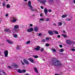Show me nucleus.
I'll return each instance as SVG.
<instances>
[{
  "label": "nucleus",
  "mask_w": 75,
  "mask_h": 75,
  "mask_svg": "<svg viewBox=\"0 0 75 75\" xmlns=\"http://www.w3.org/2000/svg\"><path fill=\"white\" fill-rule=\"evenodd\" d=\"M8 52L7 50H5L4 52V54L5 57H7L8 56Z\"/></svg>",
  "instance_id": "obj_3"
},
{
  "label": "nucleus",
  "mask_w": 75,
  "mask_h": 75,
  "mask_svg": "<svg viewBox=\"0 0 75 75\" xmlns=\"http://www.w3.org/2000/svg\"><path fill=\"white\" fill-rule=\"evenodd\" d=\"M17 50H20V48L18 46H17L16 47Z\"/></svg>",
  "instance_id": "obj_26"
},
{
  "label": "nucleus",
  "mask_w": 75,
  "mask_h": 75,
  "mask_svg": "<svg viewBox=\"0 0 75 75\" xmlns=\"http://www.w3.org/2000/svg\"><path fill=\"white\" fill-rule=\"evenodd\" d=\"M49 2H51V3L53 2V0H49Z\"/></svg>",
  "instance_id": "obj_37"
},
{
  "label": "nucleus",
  "mask_w": 75,
  "mask_h": 75,
  "mask_svg": "<svg viewBox=\"0 0 75 75\" xmlns=\"http://www.w3.org/2000/svg\"><path fill=\"white\" fill-rule=\"evenodd\" d=\"M40 47L38 46H37V47L36 48H35V50H36V51H39L40 50Z\"/></svg>",
  "instance_id": "obj_8"
},
{
  "label": "nucleus",
  "mask_w": 75,
  "mask_h": 75,
  "mask_svg": "<svg viewBox=\"0 0 75 75\" xmlns=\"http://www.w3.org/2000/svg\"><path fill=\"white\" fill-rule=\"evenodd\" d=\"M8 68L9 69H10V68H12V67H11L9 66H8Z\"/></svg>",
  "instance_id": "obj_44"
},
{
  "label": "nucleus",
  "mask_w": 75,
  "mask_h": 75,
  "mask_svg": "<svg viewBox=\"0 0 75 75\" xmlns=\"http://www.w3.org/2000/svg\"><path fill=\"white\" fill-rule=\"evenodd\" d=\"M33 30H34V29H33V28H30L29 29H28L27 30V31H28V32H29V33H30V32H31L32 31H33Z\"/></svg>",
  "instance_id": "obj_4"
},
{
  "label": "nucleus",
  "mask_w": 75,
  "mask_h": 75,
  "mask_svg": "<svg viewBox=\"0 0 75 75\" xmlns=\"http://www.w3.org/2000/svg\"><path fill=\"white\" fill-rule=\"evenodd\" d=\"M41 8H42V9H43L44 8V7L42 6H41Z\"/></svg>",
  "instance_id": "obj_49"
},
{
  "label": "nucleus",
  "mask_w": 75,
  "mask_h": 75,
  "mask_svg": "<svg viewBox=\"0 0 75 75\" xmlns=\"http://www.w3.org/2000/svg\"><path fill=\"white\" fill-rule=\"evenodd\" d=\"M14 28H16L18 29L19 28V25H15L14 26Z\"/></svg>",
  "instance_id": "obj_16"
},
{
  "label": "nucleus",
  "mask_w": 75,
  "mask_h": 75,
  "mask_svg": "<svg viewBox=\"0 0 75 75\" xmlns=\"http://www.w3.org/2000/svg\"><path fill=\"white\" fill-rule=\"evenodd\" d=\"M33 57H34L35 58H38V55H33Z\"/></svg>",
  "instance_id": "obj_24"
},
{
  "label": "nucleus",
  "mask_w": 75,
  "mask_h": 75,
  "mask_svg": "<svg viewBox=\"0 0 75 75\" xmlns=\"http://www.w3.org/2000/svg\"><path fill=\"white\" fill-rule=\"evenodd\" d=\"M44 51V48H42L41 49V52H43Z\"/></svg>",
  "instance_id": "obj_38"
},
{
  "label": "nucleus",
  "mask_w": 75,
  "mask_h": 75,
  "mask_svg": "<svg viewBox=\"0 0 75 75\" xmlns=\"http://www.w3.org/2000/svg\"><path fill=\"white\" fill-rule=\"evenodd\" d=\"M52 65H55L57 67H61L62 65V63L57 59H54L52 63Z\"/></svg>",
  "instance_id": "obj_1"
},
{
  "label": "nucleus",
  "mask_w": 75,
  "mask_h": 75,
  "mask_svg": "<svg viewBox=\"0 0 75 75\" xmlns=\"http://www.w3.org/2000/svg\"><path fill=\"white\" fill-rule=\"evenodd\" d=\"M71 40H68L66 41V42L67 44H69V45H71Z\"/></svg>",
  "instance_id": "obj_12"
},
{
  "label": "nucleus",
  "mask_w": 75,
  "mask_h": 75,
  "mask_svg": "<svg viewBox=\"0 0 75 75\" xmlns=\"http://www.w3.org/2000/svg\"><path fill=\"white\" fill-rule=\"evenodd\" d=\"M22 65H24V63L23 62H22Z\"/></svg>",
  "instance_id": "obj_57"
},
{
  "label": "nucleus",
  "mask_w": 75,
  "mask_h": 75,
  "mask_svg": "<svg viewBox=\"0 0 75 75\" xmlns=\"http://www.w3.org/2000/svg\"><path fill=\"white\" fill-rule=\"evenodd\" d=\"M52 51L53 52H56V50L54 49H52Z\"/></svg>",
  "instance_id": "obj_30"
},
{
  "label": "nucleus",
  "mask_w": 75,
  "mask_h": 75,
  "mask_svg": "<svg viewBox=\"0 0 75 75\" xmlns=\"http://www.w3.org/2000/svg\"><path fill=\"white\" fill-rule=\"evenodd\" d=\"M30 41H28L26 42V44H30Z\"/></svg>",
  "instance_id": "obj_35"
},
{
  "label": "nucleus",
  "mask_w": 75,
  "mask_h": 75,
  "mask_svg": "<svg viewBox=\"0 0 75 75\" xmlns=\"http://www.w3.org/2000/svg\"><path fill=\"white\" fill-rule=\"evenodd\" d=\"M41 3L43 4H45V3H47V0H42Z\"/></svg>",
  "instance_id": "obj_7"
},
{
  "label": "nucleus",
  "mask_w": 75,
  "mask_h": 75,
  "mask_svg": "<svg viewBox=\"0 0 75 75\" xmlns=\"http://www.w3.org/2000/svg\"><path fill=\"white\" fill-rule=\"evenodd\" d=\"M13 67L15 68H18V66L17 64H14L13 65Z\"/></svg>",
  "instance_id": "obj_14"
},
{
  "label": "nucleus",
  "mask_w": 75,
  "mask_h": 75,
  "mask_svg": "<svg viewBox=\"0 0 75 75\" xmlns=\"http://www.w3.org/2000/svg\"><path fill=\"white\" fill-rule=\"evenodd\" d=\"M46 40H47V41H49L50 40V39L48 38H46Z\"/></svg>",
  "instance_id": "obj_40"
},
{
  "label": "nucleus",
  "mask_w": 75,
  "mask_h": 75,
  "mask_svg": "<svg viewBox=\"0 0 75 75\" xmlns=\"http://www.w3.org/2000/svg\"><path fill=\"white\" fill-rule=\"evenodd\" d=\"M45 39H43L42 40V41L43 42H45Z\"/></svg>",
  "instance_id": "obj_52"
},
{
  "label": "nucleus",
  "mask_w": 75,
  "mask_h": 75,
  "mask_svg": "<svg viewBox=\"0 0 75 75\" xmlns=\"http://www.w3.org/2000/svg\"><path fill=\"white\" fill-rule=\"evenodd\" d=\"M62 35L63 36L64 38H67V35H65L64 34H62Z\"/></svg>",
  "instance_id": "obj_20"
},
{
  "label": "nucleus",
  "mask_w": 75,
  "mask_h": 75,
  "mask_svg": "<svg viewBox=\"0 0 75 75\" xmlns=\"http://www.w3.org/2000/svg\"><path fill=\"white\" fill-rule=\"evenodd\" d=\"M13 37H14L15 38H17V35H15L13 36Z\"/></svg>",
  "instance_id": "obj_33"
},
{
  "label": "nucleus",
  "mask_w": 75,
  "mask_h": 75,
  "mask_svg": "<svg viewBox=\"0 0 75 75\" xmlns=\"http://www.w3.org/2000/svg\"><path fill=\"white\" fill-rule=\"evenodd\" d=\"M46 46H47V47H48L49 46V45L48 44H46Z\"/></svg>",
  "instance_id": "obj_46"
},
{
  "label": "nucleus",
  "mask_w": 75,
  "mask_h": 75,
  "mask_svg": "<svg viewBox=\"0 0 75 75\" xmlns=\"http://www.w3.org/2000/svg\"><path fill=\"white\" fill-rule=\"evenodd\" d=\"M41 0H38V1H40Z\"/></svg>",
  "instance_id": "obj_59"
},
{
  "label": "nucleus",
  "mask_w": 75,
  "mask_h": 75,
  "mask_svg": "<svg viewBox=\"0 0 75 75\" xmlns=\"http://www.w3.org/2000/svg\"><path fill=\"white\" fill-rule=\"evenodd\" d=\"M50 21V19H49V18H46V21Z\"/></svg>",
  "instance_id": "obj_36"
},
{
  "label": "nucleus",
  "mask_w": 75,
  "mask_h": 75,
  "mask_svg": "<svg viewBox=\"0 0 75 75\" xmlns=\"http://www.w3.org/2000/svg\"><path fill=\"white\" fill-rule=\"evenodd\" d=\"M75 44V42H74L71 41V43H70V45H71V44Z\"/></svg>",
  "instance_id": "obj_28"
},
{
  "label": "nucleus",
  "mask_w": 75,
  "mask_h": 75,
  "mask_svg": "<svg viewBox=\"0 0 75 75\" xmlns=\"http://www.w3.org/2000/svg\"><path fill=\"white\" fill-rule=\"evenodd\" d=\"M8 16V14H6L5 15L6 17H7V16Z\"/></svg>",
  "instance_id": "obj_48"
},
{
  "label": "nucleus",
  "mask_w": 75,
  "mask_h": 75,
  "mask_svg": "<svg viewBox=\"0 0 75 75\" xmlns=\"http://www.w3.org/2000/svg\"><path fill=\"white\" fill-rule=\"evenodd\" d=\"M53 25H55V26H56V24H55V23L53 24Z\"/></svg>",
  "instance_id": "obj_54"
},
{
  "label": "nucleus",
  "mask_w": 75,
  "mask_h": 75,
  "mask_svg": "<svg viewBox=\"0 0 75 75\" xmlns=\"http://www.w3.org/2000/svg\"><path fill=\"white\" fill-rule=\"evenodd\" d=\"M23 62L26 65H29L30 64V63L28 62V61L25 59H23Z\"/></svg>",
  "instance_id": "obj_5"
},
{
  "label": "nucleus",
  "mask_w": 75,
  "mask_h": 75,
  "mask_svg": "<svg viewBox=\"0 0 75 75\" xmlns=\"http://www.w3.org/2000/svg\"><path fill=\"white\" fill-rule=\"evenodd\" d=\"M55 75H58V74H55Z\"/></svg>",
  "instance_id": "obj_63"
},
{
  "label": "nucleus",
  "mask_w": 75,
  "mask_h": 75,
  "mask_svg": "<svg viewBox=\"0 0 75 75\" xmlns=\"http://www.w3.org/2000/svg\"><path fill=\"white\" fill-rule=\"evenodd\" d=\"M73 3L75 4V0L73 1Z\"/></svg>",
  "instance_id": "obj_55"
},
{
  "label": "nucleus",
  "mask_w": 75,
  "mask_h": 75,
  "mask_svg": "<svg viewBox=\"0 0 75 75\" xmlns=\"http://www.w3.org/2000/svg\"><path fill=\"white\" fill-rule=\"evenodd\" d=\"M48 11H49V12H51V10L48 9Z\"/></svg>",
  "instance_id": "obj_45"
},
{
  "label": "nucleus",
  "mask_w": 75,
  "mask_h": 75,
  "mask_svg": "<svg viewBox=\"0 0 75 75\" xmlns=\"http://www.w3.org/2000/svg\"><path fill=\"white\" fill-rule=\"evenodd\" d=\"M54 32L55 34H58V32L56 30L54 31Z\"/></svg>",
  "instance_id": "obj_21"
},
{
  "label": "nucleus",
  "mask_w": 75,
  "mask_h": 75,
  "mask_svg": "<svg viewBox=\"0 0 75 75\" xmlns=\"http://www.w3.org/2000/svg\"><path fill=\"white\" fill-rule=\"evenodd\" d=\"M13 30H14V31H15L16 32H17L18 31V30H17V29L16 28H14Z\"/></svg>",
  "instance_id": "obj_27"
},
{
  "label": "nucleus",
  "mask_w": 75,
  "mask_h": 75,
  "mask_svg": "<svg viewBox=\"0 0 75 75\" xmlns=\"http://www.w3.org/2000/svg\"><path fill=\"white\" fill-rule=\"evenodd\" d=\"M31 1H29L28 2V4L27 5V6L30 8V10H31V11H35V9L33 8V6H32L31 5Z\"/></svg>",
  "instance_id": "obj_2"
},
{
  "label": "nucleus",
  "mask_w": 75,
  "mask_h": 75,
  "mask_svg": "<svg viewBox=\"0 0 75 75\" xmlns=\"http://www.w3.org/2000/svg\"><path fill=\"white\" fill-rule=\"evenodd\" d=\"M63 33H66V32H65V31L63 30Z\"/></svg>",
  "instance_id": "obj_56"
},
{
  "label": "nucleus",
  "mask_w": 75,
  "mask_h": 75,
  "mask_svg": "<svg viewBox=\"0 0 75 75\" xmlns=\"http://www.w3.org/2000/svg\"><path fill=\"white\" fill-rule=\"evenodd\" d=\"M64 50L63 49H60V52H64Z\"/></svg>",
  "instance_id": "obj_32"
},
{
  "label": "nucleus",
  "mask_w": 75,
  "mask_h": 75,
  "mask_svg": "<svg viewBox=\"0 0 75 75\" xmlns=\"http://www.w3.org/2000/svg\"><path fill=\"white\" fill-rule=\"evenodd\" d=\"M6 1H8V0H6Z\"/></svg>",
  "instance_id": "obj_64"
},
{
  "label": "nucleus",
  "mask_w": 75,
  "mask_h": 75,
  "mask_svg": "<svg viewBox=\"0 0 75 75\" xmlns=\"http://www.w3.org/2000/svg\"><path fill=\"white\" fill-rule=\"evenodd\" d=\"M16 18H13V22H16V21H17V20H16Z\"/></svg>",
  "instance_id": "obj_19"
},
{
  "label": "nucleus",
  "mask_w": 75,
  "mask_h": 75,
  "mask_svg": "<svg viewBox=\"0 0 75 75\" xmlns=\"http://www.w3.org/2000/svg\"><path fill=\"white\" fill-rule=\"evenodd\" d=\"M17 71L18 72H19V73H20V74L22 73V71L20 69L18 70Z\"/></svg>",
  "instance_id": "obj_18"
},
{
  "label": "nucleus",
  "mask_w": 75,
  "mask_h": 75,
  "mask_svg": "<svg viewBox=\"0 0 75 75\" xmlns=\"http://www.w3.org/2000/svg\"><path fill=\"white\" fill-rule=\"evenodd\" d=\"M33 16H34H34H35V15L33 14Z\"/></svg>",
  "instance_id": "obj_60"
},
{
  "label": "nucleus",
  "mask_w": 75,
  "mask_h": 75,
  "mask_svg": "<svg viewBox=\"0 0 75 75\" xmlns=\"http://www.w3.org/2000/svg\"><path fill=\"white\" fill-rule=\"evenodd\" d=\"M34 70L36 72V73H37V74H38V70H37V69L36 68H34Z\"/></svg>",
  "instance_id": "obj_17"
},
{
  "label": "nucleus",
  "mask_w": 75,
  "mask_h": 75,
  "mask_svg": "<svg viewBox=\"0 0 75 75\" xmlns=\"http://www.w3.org/2000/svg\"><path fill=\"white\" fill-rule=\"evenodd\" d=\"M21 63H22V62H23V61L22 60H21Z\"/></svg>",
  "instance_id": "obj_58"
},
{
  "label": "nucleus",
  "mask_w": 75,
  "mask_h": 75,
  "mask_svg": "<svg viewBox=\"0 0 75 75\" xmlns=\"http://www.w3.org/2000/svg\"><path fill=\"white\" fill-rule=\"evenodd\" d=\"M59 26H61V25H62V23L61 22H59Z\"/></svg>",
  "instance_id": "obj_31"
},
{
  "label": "nucleus",
  "mask_w": 75,
  "mask_h": 75,
  "mask_svg": "<svg viewBox=\"0 0 75 75\" xmlns=\"http://www.w3.org/2000/svg\"><path fill=\"white\" fill-rule=\"evenodd\" d=\"M3 73H4V75H5L6 74V73L4 72H3Z\"/></svg>",
  "instance_id": "obj_53"
},
{
  "label": "nucleus",
  "mask_w": 75,
  "mask_h": 75,
  "mask_svg": "<svg viewBox=\"0 0 75 75\" xmlns=\"http://www.w3.org/2000/svg\"><path fill=\"white\" fill-rule=\"evenodd\" d=\"M6 8H10V6H9V4H8L6 6Z\"/></svg>",
  "instance_id": "obj_29"
},
{
  "label": "nucleus",
  "mask_w": 75,
  "mask_h": 75,
  "mask_svg": "<svg viewBox=\"0 0 75 75\" xmlns=\"http://www.w3.org/2000/svg\"><path fill=\"white\" fill-rule=\"evenodd\" d=\"M67 15H63L62 16V18H65V17H67Z\"/></svg>",
  "instance_id": "obj_23"
},
{
  "label": "nucleus",
  "mask_w": 75,
  "mask_h": 75,
  "mask_svg": "<svg viewBox=\"0 0 75 75\" xmlns=\"http://www.w3.org/2000/svg\"><path fill=\"white\" fill-rule=\"evenodd\" d=\"M71 51H75V49H71Z\"/></svg>",
  "instance_id": "obj_43"
},
{
  "label": "nucleus",
  "mask_w": 75,
  "mask_h": 75,
  "mask_svg": "<svg viewBox=\"0 0 75 75\" xmlns=\"http://www.w3.org/2000/svg\"><path fill=\"white\" fill-rule=\"evenodd\" d=\"M6 5V2H4L2 3V6L3 7H4Z\"/></svg>",
  "instance_id": "obj_22"
},
{
  "label": "nucleus",
  "mask_w": 75,
  "mask_h": 75,
  "mask_svg": "<svg viewBox=\"0 0 75 75\" xmlns=\"http://www.w3.org/2000/svg\"><path fill=\"white\" fill-rule=\"evenodd\" d=\"M67 20L68 21H71V19H69V18H67Z\"/></svg>",
  "instance_id": "obj_34"
},
{
  "label": "nucleus",
  "mask_w": 75,
  "mask_h": 75,
  "mask_svg": "<svg viewBox=\"0 0 75 75\" xmlns=\"http://www.w3.org/2000/svg\"><path fill=\"white\" fill-rule=\"evenodd\" d=\"M1 52H0V55H1Z\"/></svg>",
  "instance_id": "obj_62"
},
{
  "label": "nucleus",
  "mask_w": 75,
  "mask_h": 75,
  "mask_svg": "<svg viewBox=\"0 0 75 75\" xmlns=\"http://www.w3.org/2000/svg\"><path fill=\"white\" fill-rule=\"evenodd\" d=\"M28 59L29 61H30L32 63H33L34 62V60L33 59H32L31 58H29Z\"/></svg>",
  "instance_id": "obj_9"
},
{
  "label": "nucleus",
  "mask_w": 75,
  "mask_h": 75,
  "mask_svg": "<svg viewBox=\"0 0 75 75\" xmlns=\"http://www.w3.org/2000/svg\"><path fill=\"white\" fill-rule=\"evenodd\" d=\"M42 35V34L41 33H39L38 34V36H41V35Z\"/></svg>",
  "instance_id": "obj_41"
},
{
  "label": "nucleus",
  "mask_w": 75,
  "mask_h": 75,
  "mask_svg": "<svg viewBox=\"0 0 75 75\" xmlns=\"http://www.w3.org/2000/svg\"><path fill=\"white\" fill-rule=\"evenodd\" d=\"M34 31L36 32H37L38 31V28L37 27H35L34 28Z\"/></svg>",
  "instance_id": "obj_10"
},
{
  "label": "nucleus",
  "mask_w": 75,
  "mask_h": 75,
  "mask_svg": "<svg viewBox=\"0 0 75 75\" xmlns=\"http://www.w3.org/2000/svg\"><path fill=\"white\" fill-rule=\"evenodd\" d=\"M25 1H27V0H24Z\"/></svg>",
  "instance_id": "obj_61"
},
{
  "label": "nucleus",
  "mask_w": 75,
  "mask_h": 75,
  "mask_svg": "<svg viewBox=\"0 0 75 75\" xmlns=\"http://www.w3.org/2000/svg\"><path fill=\"white\" fill-rule=\"evenodd\" d=\"M30 27H32V26H33V24H30Z\"/></svg>",
  "instance_id": "obj_50"
},
{
  "label": "nucleus",
  "mask_w": 75,
  "mask_h": 75,
  "mask_svg": "<svg viewBox=\"0 0 75 75\" xmlns=\"http://www.w3.org/2000/svg\"><path fill=\"white\" fill-rule=\"evenodd\" d=\"M60 35H58L57 36L58 38H60Z\"/></svg>",
  "instance_id": "obj_51"
},
{
  "label": "nucleus",
  "mask_w": 75,
  "mask_h": 75,
  "mask_svg": "<svg viewBox=\"0 0 75 75\" xmlns=\"http://www.w3.org/2000/svg\"><path fill=\"white\" fill-rule=\"evenodd\" d=\"M4 30L6 33H11V30L10 29L6 28L4 29Z\"/></svg>",
  "instance_id": "obj_6"
},
{
  "label": "nucleus",
  "mask_w": 75,
  "mask_h": 75,
  "mask_svg": "<svg viewBox=\"0 0 75 75\" xmlns=\"http://www.w3.org/2000/svg\"><path fill=\"white\" fill-rule=\"evenodd\" d=\"M6 41L8 42V43L10 44H13V42L12 41L9 40H7Z\"/></svg>",
  "instance_id": "obj_15"
},
{
  "label": "nucleus",
  "mask_w": 75,
  "mask_h": 75,
  "mask_svg": "<svg viewBox=\"0 0 75 75\" xmlns=\"http://www.w3.org/2000/svg\"><path fill=\"white\" fill-rule=\"evenodd\" d=\"M48 33L50 35H53V32L52 31H48Z\"/></svg>",
  "instance_id": "obj_13"
},
{
  "label": "nucleus",
  "mask_w": 75,
  "mask_h": 75,
  "mask_svg": "<svg viewBox=\"0 0 75 75\" xmlns=\"http://www.w3.org/2000/svg\"><path fill=\"white\" fill-rule=\"evenodd\" d=\"M44 11L45 12V13L46 15H47V13H48V10L47 8H45L44 10Z\"/></svg>",
  "instance_id": "obj_11"
},
{
  "label": "nucleus",
  "mask_w": 75,
  "mask_h": 75,
  "mask_svg": "<svg viewBox=\"0 0 75 75\" xmlns=\"http://www.w3.org/2000/svg\"><path fill=\"white\" fill-rule=\"evenodd\" d=\"M42 13H41L40 15V17H42Z\"/></svg>",
  "instance_id": "obj_47"
},
{
  "label": "nucleus",
  "mask_w": 75,
  "mask_h": 75,
  "mask_svg": "<svg viewBox=\"0 0 75 75\" xmlns=\"http://www.w3.org/2000/svg\"><path fill=\"white\" fill-rule=\"evenodd\" d=\"M59 47H60V48H62V45H59Z\"/></svg>",
  "instance_id": "obj_42"
},
{
  "label": "nucleus",
  "mask_w": 75,
  "mask_h": 75,
  "mask_svg": "<svg viewBox=\"0 0 75 75\" xmlns=\"http://www.w3.org/2000/svg\"><path fill=\"white\" fill-rule=\"evenodd\" d=\"M39 20L40 21H43V20H44V18H41Z\"/></svg>",
  "instance_id": "obj_39"
},
{
  "label": "nucleus",
  "mask_w": 75,
  "mask_h": 75,
  "mask_svg": "<svg viewBox=\"0 0 75 75\" xmlns=\"http://www.w3.org/2000/svg\"><path fill=\"white\" fill-rule=\"evenodd\" d=\"M25 72H26V70L24 69H23L22 71V73H23V72L24 73Z\"/></svg>",
  "instance_id": "obj_25"
}]
</instances>
